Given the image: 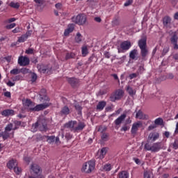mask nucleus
<instances>
[{
    "mask_svg": "<svg viewBox=\"0 0 178 178\" xmlns=\"http://www.w3.org/2000/svg\"><path fill=\"white\" fill-rule=\"evenodd\" d=\"M24 106L27 108V109L29 111V112H31V108H33L35 106V103L33 102L31 99H26V100L22 101Z\"/></svg>",
    "mask_w": 178,
    "mask_h": 178,
    "instance_id": "nucleus-14",
    "label": "nucleus"
},
{
    "mask_svg": "<svg viewBox=\"0 0 178 178\" xmlns=\"http://www.w3.org/2000/svg\"><path fill=\"white\" fill-rule=\"evenodd\" d=\"M29 170L31 173H33V175H35L38 177L42 176V168L37 163H31Z\"/></svg>",
    "mask_w": 178,
    "mask_h": 178,
    "instance_id": "nucleus-7",
    "label": "nucleus"
},
{
    "mask_svg": "<svg viewBox=\"0 0 178 178\" xmlns=\"http://www.w3.org/2000/svg\"><path fill=\"white\" fill-rule=\"evenodd\" d=\"M13 129V124L9 123L8 124H7L5 127L4 131L1 134V137H3V140H8V138H10V137H13L15 131H12Z\"/></svg>",
    "mask_w": 178,
    "mask_h": 178,
    "instance_id": "nucleus-4",
    "label": "nucleus"
},
{
    "mask_svg": "<svg viewBox=\"0 0 178 178\" xmlns=\"http://www.w3.org/2000/svg\"><path fill=\"white\" fill-rule=\"evenodd\" d=\"M154 123L158 126H162V124H163V120L161 118H159L154 120Z\"/></svg>",
    "mask_w": 178,
    "mask_h": 178,
    "instance_id": "nucleus-37",
    "label": "nucleus"
},
{
    "mask_svg": "<svg viewBox=\"0 0 178 178\" xmlns=\"http://www.w3.org/2000/svg\"><path fill=\"white\" fill-rule=\"evenodd\" d=\"M33 52H34V50L31 48H29L27 50H26L25 54H27L28 55H31L33 54Z\"/></svg>",
    "mask_w": 178,
    "mask_h": 178,
    "instance_id": "nucleus-53",
    "label": "nucleus"
},
{
    "mask_svg": "<svg viewBox=\"0 0 178 178\" xmlns=\"http://www.w3.org/2000/svg\"><path fill=\"white\" fill-rule=\"evenodd\" d=\"M144 148L146 149V151H151V152H159V151H161L162 149V143L157 142L153 143L152 145H151L149 143H146Z\"/></svg>",
    "mask_w": 178,
    "mask_h": 178,
    "instance_id": "nucleus-5",
    "label": "nucleus"
},
{
    "mask_svg": "<svg viewBox=\"0 0 178 178\" xmlns=\"http://www.w3.org/2000/svg\"><path fill=\"white\" fill-rule=\"evenodd\" d=\"M47 143L49 144H51V143H54L55 141V136H47Z\"/></svg>",
    "mask_w": 178,
    "mask_h": 178,
    "instance_id": "nucleus-47",
    "label": "nucleus"
},
{
    "mask_svg": "<svg viewBox=\"0 0 178 178\" xmlns=\"http://www.w3.org/2000/svg\"><path fill=\"white\" fill-rule=\"evenodd\" d=\"M143 126V122H134L132 124V127L131 129V134H137V131H138V129H140V127H142Z\"/></svg>",
    "mask_w": 178,
    "mask_h": 178,
    "instance_id": "nucleus-13",
    "label": "nucleus"
},
{
    "mask_svg": "<svg viewBox=\"0 0 178 178\" xmlns=\"http://www.w3.org/2000/svg\"><path fill=\"white\" fill-rule=\"evenodd\" d=\"M20 31H21L20 27H16L15 29L12 31V33H13L14 34H16L17 33H20Z\"/></svg>",
    "mask_w": 178,
    "mask_h": 178,
    "instance_id": "nucleus-54",
    "label": "nucleus"
},
{
    "mask_svg": "<svg viewBox=\"0 0 178 178\" xmlns=\"http://www.w3.org/2000/svg\"><path fill=\"white\" fill-rule=\"evenodd\" d=\"M159 138V133L158 132H152L148 136V140L150 141H156Z\"/></svg>",
    "mask_w": 178,
    "mask_h": 178,
    "instance_id": "nucleus-19",
    "label": "nucleus"
},
{
    "mask_svg": "<svg viewBox=\"0 0 178 178\" xmlns=\"http://www.w3.org/2000/svg\"><path fill=\"white\" fill-rule=\"evenodd\" d=\"M113 26H119V19H113Z\"/></svg>",
    "mask_w": 178,
    "mask_h": 178,
    "instance_id": "nucleus-59",
    "label": "nucleus"
},
{
    "mask_svg": "<svg viewBox=\"0 0 178 178\" xmlns=\"http://www.w3.org/2000/svg\"><path fill=\"white\" fill-rule=\"evenodd\" d=\"M144 178H151V171H145L143 174Z\"/></svg>",
    "mask_w": 178,
    "mask_h": 178,
    "instance_id": "nucleus-49",
    "label": "nucleus"
},
{
    "mask_svg": "<svg viewBox=\"0 0 178 178\" xmlns=\"http://www.w3.org/2000/svg\"><path fill=\"white\" fill-rule=\"evenodd\" d=\"M3 59L5 60H6V62H8V63H10V62L12 61V56H8L3 58Z\"/></svg>",
    "mask_w": 178,
    "mask_h": 178,
    "instance_id": "nucleus-51",
    "label": "nucleus"
},
{
    "mask_svg": "<svg viewBox=\"0 0 178 178\" xmlns=\"http://www.w3.org/2000/svg\"><path fill=\"white\" fill-rule=\"evenodd\" d=\"M145 69H144V66L140 65V66L138 67V69L136 73H138V75L143 74V73H144V71H145Z\"/></svg>",
    "mask_w": 178,
    "mask_h": 178,
    "instance_id": "nucleus-40",
    "label": "nucleus"
},
{
    "mask_svg": "<svg viewBox=\"0 0 178 178\" xmlns=\"http://www.w3.org/2000/svg\"><path fill=\"white\" fill-rule=\"evenodd\" d=\"M127 91L131 97L136 95V90H134L133 88L130 86H127Z\"/></svg>",
    "mask_w": 178,
    "mask_h": 178,
    "instance_id": "nucleus-32",
    "label": "nucleus"
},
{
    "mask_svg": "<svg viewBox=\"0 0 178 178\" xmlns=\"http://www.w3.org/2000/svg\"><path fill=\"white\" fill-rule=\"evenodd\" d=\"M120 48L122 51H129L131 48V42L130 41H124L120 44Z\"/></svg>",
    "mask_w": 178,
    "mask_h": 178,
    "instance_id": "nucleus-16",
    "label": "nucleus"
},
{
    "mask_svg": "<svg viewBox=\"0 0 178 178\" xmlns=\"http://www.w3.org/2000/svg\"><path fill=\"white\" fill-rule=\"evenodd\" d=\"M13 124V131H15V130H17V129H19L20 127V126H22V122L20 121H17V120H15L13 121V123H12Z\"/></svg>",
    "mask_w": 178,
    "mask_h": 178,
    "instance_id": "nucleus-26",
    "label": "nucleus"
},
{
    "mask_svg": "<svg viewBox=\"0 0 178 178\" xmlns=\"http://www.w3.org/2000/svg\"><path fill=\"white\" fill-rule=\"evenodd\" d=\"M111 170H112V165L107 163L102 167V172H111Z\"/></svg>",
    "mask_w": 178,
    "mask_h": 178,
    "instance_id": "nucleus-28",
    "label": "nucleus"
},
{
    "mask_svg": "<svg viewBox=\"0 0 178 178\" xmlns=\"http://www.w3.org/2000/svg\"><path fill=\"white\" fill-rule=\"evenodd\" d=\"M178 32H174L172 33V35L170 38V42L174 45V49H178Z\"/></svg>",
    "mask_w": 178,
    "mask_h": 178,
    "instance_id": "nucleus-12",
    "label": "nucleus"
},
{
    "mask_svg": "<svg viewBox=\"0 0 178 178\" xmlns=\"http://www.w3.org/2000/svg\"><path fill=\"white\" fill-rule=\"evenodd\" d=\"M138 75V74L136 72V73H132L131 74H129V79L130 80H133V79H136V77H137Z\"/></svg>",
    "mask_w": 178,
    "mask_h": 178,
    "instance_id": "nucleus-50",
    "label": "nucleus"
},
{
    "mask_svg": "<svg viewBox=\"0 0 178 178\" xmlns=\"http://www.w3.org/2000/svg\"><path fill=\"white\" fill-rule=\"evenodd\" d=\"M163 29H172V18L169 15L163 17Z\"/></svg>",
    "mask_w": 178,
    "mask_h": 178,
    "instance_id": "nucleus-10",
    "label": "nucleus"
},
{
    "mask_svg": "<svg viewBox=\"0 0 178 178\" xmlns=\"http://www.w3.org/2000/svg\"><path fill=\"white\" fill-rule=\"evenodd\" d=\"M15 166H17V161L16 160H10L7 163L8 169H13Z\"/></svg>",
    "mask_w": 178,
    "mask_h": 178,
    "instance_id": "nucleus-23",
    "label": "nucleus"
},
{
    "mask_svg": "<svg viewBox=\"0 0 178 178\" xmlns=\"http://www.w3.org/2000/svg\"><path fill=\"white\" fill-rule=\"evenodd\" d=\"M107 151H108V149H106V147H103L100 152V156H102V158H104V156H105V155H106Z\"/></svg>",
    "mask_w": 178,
    "mask_h": 178,
    "instance_id": "nucleus-42",
    "label": "nucleus"
},
{
    "mask_svg": "<svg viewBox=\"0 0 178 178\" xmlns=\"http://www.w3.org/2000/svg\"><path fill=\"white\" fill-rule=\"evenodd\" d=\"M12 80L13 81H19V80H20V76L17 75L16 76H14V77L12 78Z\"/></svg>",
    "mask_w": 178,
    "mask_h": 178,
    "instance_id": "nucleus-60",
    "label": "nucleus"
},
{
    "mask_svg": "<svg viewBox=\"0 0 178 178\" xmlns=\"http://www.w3.org/2000/svg\"><path fill=\"white\" fill-rule=\"evenodd\" d=\"M127 116V115H126V113H123L120 117H118L114 121V123H115V126H119L120 124H122V122H123V120H124V119H126Z\"/></svg>",
    "mask_w": 178,
    "mask_h": 178,
    "instance_id": "nucleus-18",
    "label": "nucleus"
},
{
    "mask_svg": "<svg viewBox=\"0 0 178 178\" xmlns=\"http://www.w3.org/2000/svg\"><path fill=\"white\" fill-rule=\"evenodd\" d=\"M72 20L73 23H75V24H79V26H84V24L87 22V15L84 14H79L76 17H73Z\"/></svg>",
    "mask_w": 178,
    "mask_h": 178,
    "instance_id": "nucleus-6",
    "label": "nucleus"
},
{
    "mask_svg": "<svg viewBox=\"0 0 178 178\" xmlns=\"http://www.w3.org/2000/svg\"><path fill=\"white\" fill-rule=\"evenodd\" d=\"M34 2L40 6L44 5V0H34Z\"/></svg>",
    "mask_w": 178,
    "mask_h": 178,
    "instance_id": "nucleus-58",
    "label": "nucleus"
},
{
    "mask_svg": "<svg viewBox=\"0 0 178 178\" xmlns=\"http://www.w3.org/2000/svg\"><path fill=\"white\" fill-rule=\"evenodd\" d=\"M101 138L102 141H108V140H109V134L104 133L102 135Z\"/></svg>",
    "mask_w": 178,
    "mask_h": 178,
    "instance_id": "nucleus-36",
    "label": "nucleus"
},
{
    "mask_svg": "<svg viewBox=\"0 0 178 178\" xmlns=\"http://www.w3.org/2000/svg\"><path fill=\"white\" fill-rule=\"evenodd\" d=\"M111 76L113 77V79H114L115 80H118V83H119V81H120L119 80V76H118V74H111Z\"/></svg>",
    "mask_w": 178,
    "mask_h": 178,
    "instance_id": "nucleus-62",
    "label": "nucleus"
},
{
    "mask_svg": "<svg viewBox=\"0 0 178 178\" xmlns=\"http://www.w3.org/2000/svg\"><path fill=\"white\" fill-rule=\"evenodd\" d=\"M114 94H115V97L119 100V99H120V98H122V97H123L124 92H123V90H119L115 91L114 92Z\"/></svg>",
    "mask_w": 178,
    "mask_h": 178,
    "instance_id": "nucleus-33",
    "label": "nucleus"
},
{
    "mask_svg": "<svg viewBox=\"0 0 178 178\" xmlns=\"http://www.w3.org/2000/svg\"><path fill=\"white\" fill-rule=\"evenodd\" d=\"M51 106V103H43L34 106L33 108H31V112H40V111H44Z\"/></svg>",
    "mask_w": 178,
    "mask_h": 178,
    "instance_id": "nucleus-8",
    "label": "nucleus"
},
{
    "mask_svg": "<svg viewBox=\"0 0 178 178\" xmlns=\"http://www.w3.org/2000/svg\"><path fill=\"white\" fill-rule=\"evenodd\" d=\"M136 119H140V120H143L145 119V115H144V113L141 110H139L136 115Z\"/></svg>",
    "mask_w": 178,
    "mask_h": 178,
    "instance_id": "nucleus-30",
    "label": "nucleus"
},
{
    "mask_svg": "<svg viewBox=\"0 0 178 178\" xmlns=\"http://www.w3.org/2000/svg\"><path fill=\"white\" fill-rule=\"evenodd\" d=\"M118 99L116 97V95L115 94V92H113V94L111 95L110 96V101H111V102H115V101H118Z\"/></svg>",
    "mask_w": 178,
    "mask_h": 178,
    "instance_id": "nucleus-41",
    "label": "nucleus"
},
{
    "mask_svg": "<svg viewBox=\"0 0 178 178\" xmlns=\"http://www.w3.org/2000/svg\"><path fill=\"white\" fill-rule=\"evenodd\" d=\"M40 99H44V101H48V102H49V97H47V95H40Z\"/></svg>",
    "mask_w": 178,
    "mask_h": 178,
    "instance_id": "nucleus-57",
    "label": "nucleus"
},
{
    "mask_svg": "<svg viewBox=\"0 0 178 178\" xmlns=\"http://www.w3.org/2000/svg\"><path fill=\"white\" fill-rule=\"evenodd\" d=\"M138 45L140 49V55L142 58H145L148 55V48H147V38H142L138 40Z\"/></svg>",
    "mask_w": 178,
    "mask_h": 178,
    "instance_id": "nucleus-2",
    "label": "nucleus"
},
{
    "mask_svg": "<svg viewBox=\"0 0 178 178\" xmlns=\"http://www.w3.org/2000/svg\"><path fill=\"white\" fill-rule=\"evenodd\" d=\"M39 127L40 131H47L48 127H47V122L38 123L35 122L32 125V129H33V131H37V128Z\"/></svg>",
    "mask_w": 178,
    "mask_h": 178,
    "instance_id": "nucleus-9",
    "label": "nucleus"
},
{
    "mask_svg": "<svg viewBox=\"0 0 178 178\" xmlns=\"http://www.w3.org/2000/svg\"><path fill=\"white\" fill-rule=\"evenodd\" d=\"M120 63H123V62H124V60H126V56H123L122 57L120 58Z\"/></svg>",
    "mask_w": 178,
    "mask_h": 178,
    "instance_id": "nucleus-64",
    "label": "nucleus"
},
{
    "mask_svg": "<svg viewBox=\"0 0 178 178\" xmlns=\"http://www.w3.org/2000/svg\"><path fill=\"white\" fill-rule=\"evenodd\" d=\"M105 106H106V102L105 101H101L98 103V104L97 105L96 108L98 111H104V108H105Z\"/></svg>",
    "mask_w": 178,
    "mask_h": 178,
    "instance_id": "nucleus-25",
    "label": "nucleus"
},
{
    "mask_svg": "<svg viewBox=\"0 0 178 178\" xmlns=\"http://www.w3.org/2000/svg\"><path fill=\"white\" fill-rule=\"evenodd\" d=\"M13 22H16V18H10L5 21V23H13Z\"/></svg>",
    "mask_w": 178,
    "mask_h": 178,
    "instance_id": "nucleus-56",
    "label": "nucleus"
},
{
    "mask_svg": "<svg viewBox=\"0 0 178 178\" xmlns=\"http://www.w3.org/2000/svg\"><path fill=\"white\" fill-rule=\"evenodd\" d=\"M74 56H76V54H74V53H67L65 56V60H68V59H73L74 58Z\"/></svg>",
    "mask_w": 178,
    "mask_h": 178,
    "instance_id": "nucleus-34",
    "label": "nucleus"
},
{
    "mask_svg": "<svg viewBox=\"0 0 178 178\" xmlns=\"http://www.w3.org/2000/svg\"><path fill=\"white\" fill-rule=\"evenodd\" d=\"M83 41V35H81V33L78 32L75 36V42H77V44H80Z\"/></svg>",
    "mask_w": 178,
    "mask_h": 178,
    "instance_id": "nucleus-29",
    "label": "nucleus"
},
{
    "mask_svg": "<svg viewBox=\"0 0 178 178\" xmlns=\"http://www.w3.org/2000/svg\"><path fill=\"white\" fill-rule=\"evenodd\" d=\"M60 113L62 116H67L70 113V108L67 106H65L61 108Z\"/></svg>",
    "mask_w": 178,
    "mask_h": 178,
    "instance_id": "nucleus-20",
    "label": "nucleus"
},
{
    "mask_svg": "<svg viewBox=\"0 0 178 178\" xmlns=\"http://www.w3.org/2000/svg\"><path fill=\"white\" fill-rule=\"evenodd\" d=\"M131 3H133V0H127L124 3V6H130V5H131Z\"/></svg>",
    "mask_w": 178,
    "mask_h": 178,
    "instance_id": "nucleus-55",
    "label": "nucleus"
},
{
    "mask_svg": "<svg viewBox=\"0 0 178 178\" xmlns=\"http://www.w3.org/2000/svg\"><path fill=\"white\" fill-rule=\"evenodd\" d=\"M13 169H14V172H15V173H16V175H19L22 173V168L17 167V165L15 166L13 168Z\"/></svg>",
    "mask_w": 178,
    "mask_h": 178,
    "instance_id": "nucleus-43",
    "label": "nucleus"
},
{
    "mask_svg": "<svg viewBox=\"0 0 178 178\" xmlns=\"http://www.w3.org/2000/svg\"><path fill=\"white\" fill-rule=\"evenodd\" d=\"M172 147L174 149H178V140H175V142L172 143Z\"/></svg>",
    "mask_w": 178,
    "mask_h": 178,
    "instance_id": "nucleus-52",
    "label": "nucleus"
},
{
    "mask_svg": "<svg viewBox=\"0 0 178 178\" xmlns=\"http://www.w3.org/2000/svg\"><path fill=\"white\" fill-rule=\"evenodd\" d=\"M24 161L26 162V163H30V161H31V159L29 156H24Z\"/></svg>",
    "mask_w": 178,
    "mask_h": 178,
    "instance_id": "nucleus-61",
    "label": "nucleus"
},
{
    "mask_svg": "<svg viewBox=\"0 0 178 178\" xmlns=\"http://www.w3.org/2000/svg\"><path fill=\"white\" fill-rule=\"evenodd\" d=\"M137 52L138 51L136 49L131 51L129 53V58L133 60L136 59V56H137Z\"/></svg>",
    "mask_w": 178,
    "mask_h": 178,
    "instance_id": "nucleus-31",
    "label": "nucleus"
},
{
    "mask_svg": "<svg viewBox=\"0 0 178 178\" xmlns=\"http://www.w3.org/2000/svg\"><path fill=\"white\" fill-rule=\"evenodd\" d=\"M2 116H13L15 115V111L12 109H6L1 112Z\"/></svg>",
    "mask_w": 178,
    "mask_h": 178,
    "instance_id": "nucleus-21",
    "label": "nucleus"
},
{
    "mask_svg": "<svg viewBox=\"0 0 178 178\" xmlns=\"http://www.w3.org/2000/svg\"><path fill=\"white\" fill-rule=\"evenodd\" d=\"M15 27H16V23H13L6 26V29L7 30H12V29H15Z\"/></svg>",
    "mask_w": 178,
    "mask_h": 178,
    "instance_id": "nucleus-45",
    "label": "nucleus"
},
{
    "mask_svg": "<svg viewBox=\"0 0 178 178\" xmlns=\"http://www.w3.org/2000/svg\"><path fill=\"white\" fill-rule=\"evenodd\" d=\"M31 33H33V31H29L25 34L22 35L21 37H19L17 42H24L25 41L27 40V38H29V37H30V35H31Z\"/></svg>",
    "mask_w": 178,
    "mask_h": 178,
    "instance_id": "nucleus-17",
    "label": "nucleus"
},
{
    "mask_svg": "<svg viewBox=\"0 0 178 178\" xmlns=\"http://www.w3.org/2000/svg\"><path fill=\"white\" fill-rule=\"evenodd\" d=\"M4 97H6L7 98H10V97H11L10 92H5Z\"/></svg>",
    "mask_w": 178,
    "mask_h": 178,
    "instance_id": "nucleus-63",
    "label": "nucleus"
},
{
    "mask_svg": "<svg viewBox=\"0 0 178 178\" xmlns=\"http://www.w3.org/2000/svg\"><path fill=\"white\" fill-rule=\"evenodd\" d=\"M18 65L19 66H29L30 65V58L26 56H20L18 58Z\"/></svg>",
    "mask_w": 178,
    "mask_h": 178,
    "instance_id": "nucleus-11",
    "label": "nucleus"
},
{
    "mask_svg": "<svg viewBox=\"0 0 178 178\" xmlns=\"http://www.w3.org/2000/svg\"><path fill=\"white\" fill-rule=\"evenodd\" d=\"M73 30H74V25L69 24L67 29L64 31V35L67 37L70 33H73Z\"/></svg>",
    "mask_w": 178,
    "mask_h": 178,
    "instance_id": "nucleus-22",
    "label": "nucleus"
},
{
    "mask_svg": "<svg viewBox=\"0 0 178 178\" xmlns=\"http://www.w3.org/2000/svg\"><path fill=\"white\" fill-rule=\"evenodd\" d=\"M38 69L39 72H40V73H43L44 74L49 72V68H48V67L45 65H40V67H38Z\"/></svg>",
    "mask_w": 178,
    "mask_h": 178,
    "instance_id": "nucleus-27",
    "label": "nucleus"
},
{
    "mask_svg": "<svg viewBox=\"0 0 178 178\" xmlns=\"http://www.w3.org/2000/svg\"><path fill=\"white\" fill-rule=\"evenodd\" d=\"M67 81L69 84L73 87V88L79 87V85L80 84V80L76 78H68Z\"/></svg>",
    "mask_w": 178,
    "mask_h": 178,
    "instance_id": "nucleus-15",
    "label": "nucleus"
},
{
    "mask_svg": "<svg viewBox=\"0 0 178 178\" xmlns=\"http://www.w3.org/2000/svg\"><path fill=\"white\" fill-rule=\"evenodd\" d=\"M65 129H69L70 131L73 133H79V131H83L84 127H86V123L83 122H79V123L76 120H71L66 122L64 124Z\"/></svg>",
    "mask_w": 178,
    "mask_h": 178,
    "instance_id": "nucleus-1",
    "label": "nucleus"
},
{
    "mask_svg": "<svg viewBox=\"0 0 178 178\" xmlns=\"http://www.w3.org/2000/svg\"><path fill=\"white\" fill-rule=\"evenodd\" d=\"M10 8H13L14 9H19V8H20V3L11 1L10 3Z\"/></svg>",
    "mask_w": 178,
    "mask_h": 178,
    "instance_id": "nucleus-35",
    "label": "nucleus"
},
{
    "mask_svg": "<svg viewBox=\"0 0 178 178\" xmlns=\"http://www.w3.org/2000/svg\"><path fill=\"white\" fill-rule=\"evenodd\" d=\"M81 52H82L83 56H87V54H88V49L86 47V46H83L82 47Z\"/></svg>",
    "mask_w": 178,
    "mask_h": 178,
    "instance_id": "nucleus-39",
    "label": "nucleus"
},
{
    "mask_svg": "<svg viewBox=\"0 0 178 178\" xmlns=\"http://www.w3.org/2000/svg\"><path fill=\"white\" fill-rule=\"evenodd\" d=\"M37 78H38V76H37V74H35V73H33L32 74H31V82L32 83H35V81H37Z\"/></svg>",
    "mask_w": 178,
    "mask_h": 178,
    "instance_id": "nucleus-48",
    "label": "nucleus"
},
{
    "mask_svg": "<svg viewBox=\"0 0 178 178\" xmlns=\"http://www.w3.org/2000/svg\"><path fill=\"white\" fill-rule=\"evenodd\" d=\"M10 74H19L20 73V70L17 69V68H15L13 69L10 72Z\"/></svg>",
    "mask_w": 178,
    "mask_h": 178,
    "instance_id": "nucleus-44",
    "label": "nucleus"
},
{
    "mask_svg": "<svg viewBox=\"0 0 178 178\" xmlns=\"http://www.w3.org/2000/svg\"><path fill=\"white\" fill-rule=\"evenodd\" d=\"M129 172L126 170L121 171L118 175V178H129Z\"/></svg>",
    "mask_w": 178,
    "mask_h": 178,
    "instance_id": "nucleus-24",
    "label": "nucleus"
},
{
    "mask_svg": "<svg viewBox=\"0 0 178 178\" xmlns=\"http://www.w3.org/2000/svg\"><path fill=\"white\" fill-rule=\"evenodd\" d=\"M74 108L76 111H78L79 115H81V111H83V107L80 104H75Z\"/></svg>",
    "mask_w": 178,
    "mask_h": 178,
    "instance_id": "nucleus-38",
    "label": "nucleus"
},
{
    "mask_svg": "<svg viewBox=\"0 0 178 178\" xmlns=\"http://www.w3.org/2000/svg\"><path fill=\"white\" fill-rule=\"evenodd\" d=\"M95 169V160H90L83 164L81 172L83 173H91Z\"/></svg>",
    "mask_w": 178,
    "mask_h": 178,
    "instance_id": "nucleus-3",
    "label": "nucleus"
},
{
    "mask_svg": "<svg viewBox=\"0 0 178 178\" xmlns=\"http://www.w3.org/2000/svg\"><path fill=\"white\" fill-rule=\"evenodd\" d=\"M20 70V73H22V74H27V73L30 72V69L28 68H22Z\"/></svg>",
    "mask_w": 178,
    "mask_h": 178,
    "instance_id": "nucleus-46",
    "label": "nucleus"
}]
</instances>
